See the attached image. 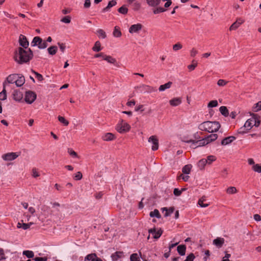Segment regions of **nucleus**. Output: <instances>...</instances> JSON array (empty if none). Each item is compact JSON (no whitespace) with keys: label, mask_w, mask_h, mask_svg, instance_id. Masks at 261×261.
Masks as SVG:
<instances>
[{"label":"nucleus","mask_w":261,"mask_h":261,"mask_svg":"<svg viewBox=\"0 0 261 261\" xmlns=\"http://www.w3.org/2000/svg\"><path fill=\"white\" fill-rule=\"evenodd\" d=\"M33 53L30 48L25 50L22 47H18L15 51V60L18 64H22L29 62L33 58Z\"/></svg>","instance_id":"obj_1"},{"label":"nucleus","mask_w":261,"mask_h":261,"mask_svg":"<svg viewBox=\"0 0 261 261\" xmlns=\"http://www.w3.org/2000/svg\"><path fill=\"white\" fill-rule=\"evenodd\" d=\"M220 126V124L217 121H206L200 123L198 129L201 131L213 133L217 132Z\"/></svg>","instance_id":"obj_2"},{"label":"nucleus","mask_w":261,"mask_h":261,"mask_svg":"<svg viewBox=\"0 0 261 261\" xmlns=\"http://www.w3.org/2000/svg\"><path fill=\"white\" fill-rule=\"evenodd\" d=\"M251 118L248 119L244 124L247 130H250L253 126L258 127L260 124V117L257 114H251Z\"/></svg>","instance_id":"obj_3"},{"label":"nucleus","mask_w":261,"mask_h":261,"mask_svg":"<svg viewBox=\"0 0 261 261\" xmlns=\"http://www.w3.org/2000/svg\"><path fill=\"white\" fill-rule=\"evenodd\" d=\"M31 44L32 46H37L39 49H44L48 46L47 42L39 36L35 37Z\"/></svg>","instance_id":"obj_4"},{"label":"nucleus","mask_w":261,"mask_h":261,"mask_svg":"<svg viewBox=\"0 0 261 261\" xmlns=\"http://www.w3.org/2000/svg\"><path fill=\"white\" fill-rule=\"evenodd\" d=\"M130 128V125L123 120H121L116 126V130L120 133L128 132Z\"/></svg>","instance_id":"obj_5"},{"label":"nucleus","mask_w":261,"mask_h":261,"mask_svg":"<svg viewBox=\"0 0 261 261\" xmlns=\"http://www.w3.org/2000/svg\"><path fill=\"white\" fill-rule=\"evenodd\" d=\"M36 97V94L34 92L30 90L25 92L24 100L27 103H32Z\"/></svg>","instance_id":"obj_6"},{"label":"nucleus","mask_w":261,"mask_h":261,"mask_svg":"<svg viewBox=\"0 0 261 261\" xmlns=\"http://www.w3.org/2000/svg\"><path fill=\"white\" fill-rule=\"evenodd\" d=\"M187 143H191L190 147L193 148H196L198 147L203 146L205 145V140L203 139L199 140H194L193 139H190L185 141Z\"/></svg>","instance_id":"obj_7"},{"label":"nucleus","mask_w":261,"mask_h":261,"mask_svg":"<svg viewBox=\"0 0 261 261\" xmlns=\"http://www.w3.org/2000/svg\"><path fill=\"white\" fill-rule=\"evenodd\" d=\"M148 142L152 143L151 149L152 150H156L159 148V141L155 136H151L148 139Z\"/></svg>","instance_id":"obj_8"},{"label":"nucleus","mask_w":261,"mask_h":261,"mask_svg":"<svg viewBox=\"0 0 261 261\" xmlns=\"http://www.w3.org/2000/svg\"><path fill=\"white\" fill-rule=\"evenodd\" d=\"M148 232L153 236V238L155 239H158L162 234L163 230L160 228L158 230L155 228L149 229Z\"/></svg>","instance_id":"obj_9"},{"label":"nucleus","mask_w":261,"mask_h":261,"mask_svg":"<svg viewBox=\"0 0 261 261\" xmlns=\"http://www.w3.org/2000/svg\"><path fill=\"white\" fill-rule=\"evenodd\" d=\"M18 155L17 152H9L4 154L2 158L5 161H10L16 159Z\"/></svg>","instance_id":"obj_10"},{"label":"nucleus","mask_w":261,"mask_h":261,"mask_svg":"<svg viewBox=\"0 0 261 261\" xmlns=\"http://www.w3.org/2000/svg\"><path fill=\"white\" fill-rule=\"evenodd\" d=\"M142 25L141 23H137L132 25L129 28V33L130 34L138 33L142 29Z\"/></svg>","instance_id":"obj_11"},{"label":"nucleus","mask_w":261,"mask_h":261,"mask_svg":"<svg viewBox=\"0 0 261 261\" xmlns=\"http://www.w3.org/2000/svg\"><path fill=\"white\" fill-rule=\"evenodd\" d=\"M19 43L24 49H27L28 47L29 43L26 37L23 35H20L19 38Z\"/></svg>","instance_id":"obj_12"},{"label":"nucleus","mask_w":261,"mask_h":261,"mask_svg":"<svg viewBox=\"0 0 261 261\" xmlns=\"http://www.w3.org/2000/svg\"><path fill=\"white\" fill-rule=\"evenodd\" d=\"M13 99L17 101H20L23 98V93L19 90H15L13 93Z\"/></svg>","instance_id":"obj_13"},{"label":"nucleus","mask_w":261,"mask_h":261,"mask_svg":"<svg viewBox=\"0 0 261 261\" xmlns=\"http://www.w3.org/2000/svg\"><path fill=\"white\" fill-rule=\"evenodd\" d=\"M18 75L19 74H12L9 75L7 77L6 81H5L6 83H8L9 84H15L17 78L18 77Z\"/></svg>","instance_id":"obj_14"},{"label":"nucleus","mask_w":261,"mask_h":261,"mask_svg":"<svg viewBox=\"0 0 261 261\" xmlns=\"http://www.w3.org/2000/svg\"><path fill=\"white\" fill-rule=\"evenodd\" d=\"M236 139L234 136H229L224 138L221 142L222 145H226L229 144Z\"/></svg>","instance_id":"obj_15"},{"label":"nucleus","mask_w":261,"mask_h":261,"mask_svg":"<svg viewBox=\"0 0 261 261\" xmlns=\"http://www.w3.org/2000/svg\"><path fill=\"white\" fill-rule=\"evenodd\" d=\"M224 239L222 238H217L214 239L213 241V244L216 247L220 248H221L224 243Z\"/></svg>","instance_id":"obj_16"},{"label":"nucleus","mask_w":261,"mask_h":261,"mask_svg":"<svg viewBox=\"0 0 261 261\" xmlns=\"http://www.w3.org/2000/svg\"><path fill=\"white\" fill-rule=\"evenodd\" d=\"M218 138V135L216 134H212L207 136L203 140H205V145L208 143L216 140Z\"/></svg>","instance_id":"obj_17"},{"label":"nucleus","mask_w":261,"mask_h":261,"mask_svg":"<svg viewBox=\"0 0 261 261\" xmlns=\"http://www.w3.org/2000/svg\"><path fill=\"white\" fill-rule=\"evenodd\" d=\"M25 83L24 77L22 75H18V77L17 78L16 81L15 83L17 87L22 86Z\"/></svg>","instance_id":"obj_18"},{"label":"nucleus","mask_w":261,"mask_h":261,"mask_svg":"<svg viewBox=\"0 0 261 261\" xmlns=\"http://www.w3.org/2000/svg\"><path fill=\"white\" fill-rule=\"evenodd\" d=\"M114 135L111 133H106L102 137V139L106 141H112L114 140Z\"/></svg>","instance_id":"obj_19"},{"label":"nucleus","mask_w":261,"mask_h":261,"mask_svg":"<svg viewBox=\"0 0 261 261\" xmlns=\"http://www.w3.org/2000/svg\"><path fill=\"white\" fill-rule=\"evenodd\" d=\"M117 2L115 0H112L110 1L108 4V6L102 10V12H106L108 11L111 8L115 6Z\"/></svg>","instance_id":"obj_20"},{"label":"nucleus","mask_w":261,"mask_h":261,"mask_svg":"<svg viewBox=\"0 0 261 261\" xmlns=\"http://www.w3.org/2000/svg\"><path fill=\"white\" fill-rule=\"evenodd\" d=\"M161 0H146L147 4L150 7H156L161 3Z\"/></svg>","instance_id":"obj_21"},{"label":"nucleus","mask_w":261,"mask_h":261,"mask_svg":"<svg viewBox=\"0 0 261 261\" xmlns=\"http://www.w3.org/2000/svg\"><path fill=\"white\" fill-rule=\"evenodd\" d=\"M162 210L163 212H164V211L166 212V213L164 214L165 217H168L173 213L174 208L173 207H170L169 208H168L167 207H163L162 208Z\"/></svg>","instance_id":"obj_22"},{"label":"nucleus","mask_w":261,"mask_h":261,"mask_svg":"<svg viewBox=\"0 0 261 261\" xmlns=\"http://www.w3.org/2000/svg\"><path fill=\"white\" fill-rule=\"evenodd\" d=\"M6 82L3 83V91L0 93V100H4L7 99V94L6 90Z\"/></svg>","instance_id":"obj_23"},{"label":"nucleus","mask_w":261,"mask_h":261,"mask_svg":"<svg viewBox=\"0 0 261 261\" xmlns=\"http://www.w3.org/2000/svg\"><path fill=\"white\" fill-rule=\"evenodd\" d=\"M186 250V247L185 245H179L177 248L178 253L181 256L185 255Z\"/></svg>","instance_id":"obj_24"},{"label":"nucleus","mask_w":261,"mask_h":261,"mask_svg":"<svg viewBox=\"0 0 261 261\" xmlns=\"http://www.w3.org/2000/svg\"><path fill=\"white\" fill-rule=\"evenodd\" d=\"M181 102V100L179 98H174L169 101L170 105L172 106H177Z\"/></svg>","instance_id":"obj_25"},{"label":"nucleus","mask_w":261,"mask_h":261,"mask_svg":"<svg viewBox=\"0 0 261 261\" xmlns=\"http://www.w3.org/2000/svg\"><path fill=\"white\" fill-rule=\"evenodd\" d=\"M172 84V83L171 82H168V83L162 85L159 87V90L160 91H164L166 89H169L171 87V85Z\"/></svg>","instance_id":"obj_26"},{"label":"nucleus","mask_w":261,"mask_h":261,"mask_svg":"<svg viewBox=\"0 0 261 261\" xmlns=\"http://www.w3.org/2000/svg\"><path fill=\"white\" fill-rule=\"evenodd\" d=\"M113 35L115 37H120L121 36L122 34L119 27L115 26L114 27Z\"/></svg>","instance_id":"obj_27"},{"label":"nucleus","mask_w":261,"mask_h":261,"mask_svg":"<svg viewBox=\"0 0 261 261\" xmlns=\"http://www.w3.org/2000/svg\"><path fill=\"white\" fill-rule=\"evenodd\" d=\"M102 49L101 44L99 41H97L95 43L94 46L92 47V50L94 51L98 52Z\"/></svg>","instance_id":"obj_28"},{"label":"nucleus","mask_w":261,"mask_h":261,"mask_svg":"<svg viewBox=\"0 0 261 261\" xmlns=\"http://www.w3.org/2000/svg\"><path fill=\"white\" fill-rule=\"evenodd\" d=\"M149 216L151 217H156L157 218H160L161 217L159 211L157 209H155L154 211L150 212Z\"/></svg>","instance_id":"obj_29"},{"label":"nucleus","mask_w":261,"mask_h":261,"mask_svg":"<svg viewBox=\"0 0 261 261\" xmlns=\"http://www.w3.org/2000/svg\"><path fill=\"white\" fill-rule=\"evenodd\" d=\"M23 255H25L29 258H32L34 256V252L31 250H24L22 252Z\"/></svg>","instance_id":"obj_30"},{"label":"nucleus","mask_w":261,"mask_h":261,"mask_svg":"<svg viewBox=\"0 0 261 261\" xmlns=\"http://www.w3.org/2000/svg\"><path fill=\"white\" fill-rule=\"evenodd\" d=\"M104 60L107 61L108 63L115 64L116 63V60L115 58H113L110 56H107L106 55L104 58Z\"/></svg>","instance_id":"obj_31"},{"label":"nucleus","mask_w":261,"mask_h":261,"mask_svg":"<svg viewBox=\"0 0 261 261\" xmlns=\"http://www.w3.org/2000/svg\"><path fill=\"white\" fill-rule=\"evenodd\" d=\"M96 256L95 253L89 254L85 257L84 261H94Z\"/></svg>","instance_id":"obj_32"},{"label":"nucleus","mask_w":261,"mask_h":261,"mask_svg":"<svg viewBox=\"0 0 261 261\" xmlns=\"http://www.w3.org/2000/svg\"><path fill=\"white\" fill-rule=\"evenodd\" d=\"M58 48L56 46H51L48 48V53L51 55H54L57 51Z\"/></svg>","instance_id":"obj_33"},{"label":"nucleus","mask_w":261,"mask_h":261,"mask_svg":"<svg viewBox=\"0 0 261 261\" xmlns=\"http://www.w3.org/2000/svg\"><path fill=\"white\" fill-rule=\"evenodd\" d=\"M219 110L222 115H224V116H227L229 115L228 110L225 106L220 107Z\"/></svg>","instance_id":"obj_34"},{"label":"nucleus","mask_w":261,"mask_h":261,"mask_svg":"<svg viewBox=\"0 0 261 261\" xmlns=\"http://www.w3.org/2000/svg\"><path fill=\"white\" fill-rule=\"evenodd\" d=\"M192 166L191 165H185L182 169V172L186 174L190 173Z\"/></svg>","instance_id":"obj_35"},{"label":"nucleus","mask_w":261,"mask_h":261,"mask_svg":"<svg viewBox=\"0 0 261 261\" xmlns=\"http://www.w3.org/2000/svg\"><path fill=\"white\" fill-rule=\"evenodd\" d=\"M207 164V161L206 159H203L200 160L198 163V166L200 169H202L204 168V166Z\"/></svg>","instance_id":"obj_36"},{"label":"nucleus","mask_w":261,"mask_h":261,"mask_svg":"<svg viewBox=\"0 0 261 261\" xmlns=\"http://www.w3.org/2000/svg\"><path fill=\"white\" fill-rule=\"evenodd\" d=\"M242 24V22H233L229 28L230 31L235 30L238 29L240 25Z\"/></svg>","instance_id":"obj_37"},{"label":"nucleus","mask_w":261,"mask_h":261,"mask_svg":"<svg viewBox=\"0 0 261 261\" xmlns=\"http://www.w3.org/2000/svg\"><path fill=\"white\" fill-rule=\"evenodd\" d=\"M118 11L121 14H126L128 12V9L125 5H123L118 9Z\"/></svg>","instance_id":"obj_38"},{"label":"nucleus","mask_w":261,"mask_h":261,"mask_svg":"<svg viewBox=\"0 0 261 261\" xmlns=\"http://www.w3.org/2000/svg\"><path fill=\"white\" fill-rule=\"evenodd\" d=\"M252 110L254 112H258L261 110V101L256 103L252 108Z\"/></svg>","instance_id":"obj_39"},{"label":"nucleus","mask_w":261,"mask_h":261,"mask_svg":"<svg viewBox=\"0 0 261 261\" xmlns=\"http://www.w3.org/2000/svg\"><path fill=\"white\" fill-rule=\"evenodd\" d=\"M130 260V261H141L139 255L136 253L131 254Z\"/></svg>","instance_id":"obj_40"},{"label":"nucleus","mask_w":261,"mask_h":261,"mask_svg":"<svg viewBox=\"0 0 261 261\" xmlns=\"http://www.w3.org/2000/svg\"><path fill=\"white\" fill-rule=\"evenodd\" d=\"M122 252H116L112 254L111 257L113 260H117L121 256Z\"/></svg>","instance_id":"obj_41"},{"label":"nucleus","mask_w":261,"mask_h":261,"mask_svg":"<svg viewBox=\"0 0 261 261\" xmlns=\"http://www.w3.org/2000/svg\"><path fill=\"white\" fill-rule=\"evenodd\" d=\"M252 169L256 172L261 173V164H256L252 166Z\"/></svg>","instance_id":"obj_42"},{"label":"nucleus","mask_w":261,"mask_h":261,"mask_svg":"<svg viewBox=\"0 0 261 261\" xmlns=\"http://www.w3.org/2000/svg\"><path fill=\"white\" fill-rule=\"evenodd\" d=\"M97 34L99 37H101L102 38L105 39L106 38L107 35L105 32L102 29H98L97 30Z\"/></svg>","instance_id":"obj_43"},{"label":"nucleus","mask_w":261,"mask_h":261,"mask_svg":"<svg viewBox=\"0 0 261 261\" xmlns=\"http://www.w3.org/2000/svg\"><path fill=\"white\" fill-rule=\"evenodd\" d=\"M226 192L229 194H232L237 192V190L234 187H230L227 188Z\"/></svg>","instance_id":"obj_44"},{"label":"nucleus","mask_w":261,"mask_h":261,"mask_svg":"<svg viewBox=\"0 0 261 261\" xmlns=\"http://www.w3.org/2000/svg\"><path fill=\"white\" fill-rule=\"evenodd\" d=\"M165 11H166V9H164V8H163V7H157V8H156L153 9V13L154 14H158L159 13L164 12Z\"/></svg>","instance_id":"obj_45"},{"label":"nucleus","mask_w":261,"mask_h":261,"mask_svg":"<svg viewBox=\"0 0 261 261\" xmlns=\"http://www.w3.org/2000/svg\"><path fill=\"white\" fill-rule=\"evenodd\" d=\"M58 120L61 123H63L65 126H67L69 124V122L62 116H59Z\"/></svg>","instance_id":"obj_46"},{"label":"nucleus","mask_w":261,"mask_h":261,"mask_svg":"<svg viewBox=\"0 0 261 261\" xmlns=\"http://www.w3.org/2000/svg\"><path fill=\"white\" fill-rule=\"evenodd\" d=\"M218 101L216 100H213L210 101L207 105L208 108L216 107L218 106Z\"/></svg>","instance_id":"obj_47"},{"label":"nucleus","mask_w":261,"mask_h":261,"mask_svg":"<svg viewBox=\"0 0 261 261\" xmlns=\"http://www.w3.org/2000/svg\"><path fill=\"white\" fill-rule=\"evenodd\" d=\"M132 6L134 10L138 11L141 8V4L138 2H135Z\"/></svg>","instance_id":"obj_48"},{"label":"nucleus","mask_w":261,"mask_h":261,"mask_svg":"<svg viewBox=\"0 0 261 261\" xmlns=\"http://www.w3.org/2000/svg\"><path fill=\"white\" fill-rule=\"evenodd\" d=\"M17 227L18 228H22L24 230H26L29 228L28 225L27 224V223H21L20 222H18L17 225Z\"/></svg>","instance_id":"obj_49"},{"label":"nucleus","mask_w":261,"mask_h":261,"mask_svg":"<svg viewBox=\"0 0 261 261\" xmlns=\"http://www.w3.org/2000/svg\"><path fill=\"white\" fill-rule=\"evenodd\" d=\"M216 160V158L215 156L209 155L207 157V159H206V161H207V164H210L213 161H215Z\"/></svg>","instance_id":"obj_50"},{"label":"nucleus","mask_w":261,"mask_h":261,"mask_svg":"<svg viewBox=\"0 0 261 261\" xmlns=\"http://www.w3.org/2000/svg\"><path fill=\"white\" fill-rule=\"evenodd\" d=\"M184 190H185L184 189H182L181 190H179L178 188H175L173 191L174 195L176 196H179L181 194L182 191H183Z\"/></svg>","instance_id":"obj_51"},{"label":"nucleus","mask_w":261,"mask_h":261,"mask_svg":"<svg viewBox=\"0 0 261 261\" xmlns=\"http://www.w3.org/2000/svg\"><path fill=\"white\" fill-rule=\"evenodd\" d=\"M61 21L65 23H69L71 21V17L69 16H65L61 19Z\"/></svg>","instance_id":"obj_52"},{"label":"nucleus","mask_w":261,"mask_h":261,"mask_svg":"<svg viewBox=\"0 0 261 261\" xmlns=\"http://www.w3.org/2000/svg\"><path fill=\"white\" fill-rule=\"evenodd\" d=\"M249 130H247V128L246 127H245V126L243 125L242 127H240L238 130V133L239 134H244L246 133H247Z\"/></svg>","instance_id":"obj_53"},{"label":"nucleus","mask_w":261,"mask_h":261,"mask_svg":"<svg viewBox=\"0 0 261 261\" xmlns=\"http://www.w3.org/2000/svg\"><path fill=\"white\" fill-rule=\"evenodd\" d=\"M204 200L202 198H201L198 200V203L200 205V206H201V207H206L209 205L207 203L204 204L203 203Z\"/></svg>","instance_id":"obj_54"},{"label":"nucleus","mask_w":261,"mask_h":261,"mask_svg":"<svg viewBox=\"0 0 261 261\" xmlns=\"http://www.w3.org/2000/svg\"><path fill=\"white\" fill-rule=\"evenodd\" d=\"M182 46L180 43H177L173 46V49L174 51H177L182 48Z\"/></svg>","instance_id":"obj_55"},{"label":"nucleus","mask_w":261,"mask_h":261,"mask_svg":"<svg viewBox=\"0 0 261 261\" xmlns=\"http://www.w3.org/2000/svg\"><path fill=\"white\" fill-rule=\"evenodd\" d=\"M227 83V82L224 80H222V79H220L217 82V85L219 86H225L226 84Z\"/></svg>","instance_id":"obj_56"},{"label":"nucleus","mask_w":261,"mask_h":261,"mask_svg":"<svg viewBox=\"0 0 261 261\" xmlns=\"http://www.w3.org/2000/svg\"><path fill=\"white\" fill-rule=\"evenodd\" d=\"M68 153L70 155H71L72 156L74 157V158H76L77 156V153L74 151L71 148H68Z\"/></svg>","instance_id":"obj_57"},{"label":"nucleus","mask_w":261,"mask_h":261,"mask_svg":"<svg viewBox=\"0 0 261 261\" xmlns=\"http://www.w3.org/2000/svg\"><path fill=\"white\" fill-rule=\"evenodd\" d=\"M195 258V256L193 253H190L189 255H188L186 257V259L185 261H193Z\"/></svg>","instance_id":"obj_58"},{"label":"nucleus","mask_w":261,"mask_h":261,"mask_svg":"<svg viewBox=\"0 0 261 261\" xmlns=\"http://www.w3.org/2000/svg\"><path fill=\"white\" fill-rule=\"evenodd\" d=\"M33 72L36 75V77L39 81H42L43 80V76L41 74H40V73H38V72H36L35 71H33Z\"/></svg>","instance_id":"obj_59"},{"label":"nucleus","mask_w":261,"mask_h":261,"mask_svg":"<svg viewBox=\"0 0 261 261\" xmlns=\"http://www.w3.org/2000/svg\"><path fill=\"white\" fill-rule=\"evenodd\" d=\"M33 260L34 261H47V257H35V258H33Z\"/></svg>","instance_id":"obj_60"},{"label":"nucleus","mask_w":261,"mask_h":261,"mask_svg":"<svg viewBox=\"0 0 261 261\" xmlns=\"http://www.w3.org/2000/svg\"><path fill=\"white\" fill-rule=\"evenodd\" d=\"M82 174L81 172H77L75 175L74 178L75 180H79L82 179Z\"/></svg>","instance_id":"obj_61"},{"label":"nucleus","mask_w":261,"mask_h":261,"mask_svg":"<svg viewBox=\"0 0 261 261\" xmlns=\"http://www.w3.org/2000/svg\"><path fill=\"white\" fill-rule=\"evenodd\" d=\"M39 175H40V174L38 172L37 169L35 168H33V169H32V176L36 178V177H37L39 176Z\"/></svg>","instance_id":"obj_62"},{"label":"nucleus","mask_w":261,"mask_h":261,"mask_svg":"<svg viewBox=\"0 0 261 261\" xmlns=\"http://www.w3.org/2000/svg\"><path fill=\"white\" fill-rule=\"evenodd\" d=\"M58 44L59 46L60 50L62 51V53H64L66 48L65 45L62 43L60 42H59Z\"/></svg>","instance_id":"obj_63"},{"label":"nucleus","mask_w":261,"mask_h":261,"mask_svg":"<svg viewBox=\"0 0 261 261\" xmlns=\"http://www.w3.org/2000/svg\"><path fill=\"white\" fill-rule=\"evenodd\" d=\"M105 56H106V54H105L103 53H100L99 54H95L94 55V58H97L101 57L104 60Z\"/></svg>","instance_id":"obj_64"}]
</instances>
